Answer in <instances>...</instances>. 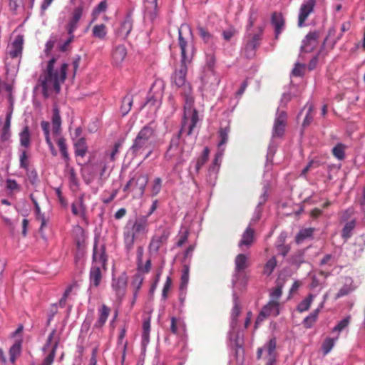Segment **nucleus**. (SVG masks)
Wrapping results in <instances>:
<instances>
[{
    "mask_svg": "<svg viewBox=\"0 0 365 365\" xmlns=\"http://www.w3.org/2000/svg\"><path fill=\"white\" fill-rule=\"evenodd\" d=\"M277 262L275 257H271L264 264L263 273L267 276H269L277 267Z\"/></svg>",
    "mask_w": 365,
    "mask_h": 365,
    "instance_id": "nucleus-48",
    "label": "nucleus"
},
{
    "mask_svg": "<svg viewBox=\"0 0 365 365\" xmlns=\"http://www.w3.org/2000/svg\"><path fill=\"white\" fill-rule=\"evenodd\" d=\"M107 271V267L91 265L89 271L90 287H98L103 280V276Z\"/></svg>",
    "mask_w": 365,
    "mask_h": 365,
    "instance_id": "nucleus-18",
    "label": "nucleus"
},
{
    "mask_svg": "<svg viewBox=\"0 0 365 365\" xmlns=\"http://www.w3.org/2000/svg\"><path fill=\"white\" fill-rule=\"evenodd\" d=\"M260 34H254L250 36L245 46V56L248 58H252L255 56V51L260 45Z\"/></svg>",
    "mask_w": 365,
    "mask_h": 365,
    "instance_id": "nucleus-20",
    "label": "nucleus"
},
{
    "mask_svg": "<svg viewBox=\"0 0 365 365\" xmlns=\"http://www.w3.org/2000/svg\"><path fill=\"white\" fill-rule=\"evenodd\" d=\"M59 344V339H57L53 344L50 353L45 357L41 365H52L56 356V350Z\"/></svg>",
    "mask_w": 365,
    "mask_h": 365,
    "instance_id": "nucleus-45",
    "label": "nucleus"
},
{
    "mask_svg": "<svg viewBox=\"0 0 365 365\" xmlns=\"http://www.w3.org/2000/svg\"><path fill=\"white\" fill-rule=\"evenodd\" d=\"M210 155V149L205 147L203 149L202 154L195 160H192L190 164L189 172L190 175L193 178L195 175L199 174L202 167L207 163Z\"/></svg>",
    "mask_w": 365,
    "mask_h": 365,
    "instance_id": "nucleus-15",
    "label": "nucleus"
},
{
    "mask_svg": "<svg viewBox=\"0 0 365 365\" xmlns=\"http://www.w3.org/2000/svg\"><path fill=\"white\" fill-rule=\"evenodd\" d=\"M193 34L192 29L186 24H182L178 29V46L180 48L182 63H190L194 53L195 47L192 43Z\"/></svg>",
    "mask_w": 365,
    "mask_h": 365,
    "instance_id": "nucleus-5",
    "label": "nucleus"
},
{
    "mask_svg": "<svg viewBox=\"0 0 365 365\" xmlns=\"http://www.w3.org/2000/svg\"><path fill=\"white\" fill-rule=\"evenodd\" d=\"M66 173L71 187L78 188L79 182L76 173L73 167L68 166V163L66 164Z\"/></svg>",
    "mask_w": 365,
    "mask_h": 365,
    "instance_id": "nucleus-41",
    "label": "nucleus"
},
{
    "mask_svg": "<svg viewBox=\"0 0 365 365\" xmlns=\"http://www.w3.org/2000/svg\"><path fill=\"white\" fill-rule=\"evenodd\" d=\"M285 237L282 235L278 238L277 242L276 244V247L278 251L279 255L282 257L287 256L290 250V246L284 244Z\"/></svg>",
    "mask_w": 365,
    "mask_h": 365,
    "instance_id": "nucleus-40",
    "label": "nucleus"
},
{
    "mask_svg": "<svg viewBox=\"0 0 365 365\" xmlns=\"http://www.w3.org/2000/svg\"><path fill=\"white\" fill-rule=\"evenodd\" d=\"M237 33V30L234 27H230L229 29L222 31L223 38L229 41Z\"/></svg>",
    "mask_w": 365,
    "mask_h": 365,
    "instance_id": "nucleus-64",
    "label": "nucleus"
},
{
    "mask_svg": "<svg viewBox=\"0 0 365 365\" xmlns=\"http://www.w3.org/2000/svg\"><path fill=\"white\" fill-rule=\"evenodd\" d=\"M188 63H183L181 62L180 69L175 71L172 76L173 83L178 88H181V95L183 96L184 99L187 98V97H193L192 94V90L191 86L186 81Z\"/></svg>",
    "mask_w": 365,
    "mask_h": 365,
    "instance_id": "nucleus-7",
    "label": "nucleus"
},
{
    "mask_svg": "<svg viewBox=\"0 0 365 365\" xmlns=\"http://www.w3.org/2000/svg\"><path fill=\"white\" fill-rule=\"evenodd\" d=\"M127 55V51L123 45L117 46L113 51L112 59L115 65L120 64Z\"/></svg>",
    "mask_w": 365,
    "mask_h": 365,
    "instance_id": "nucleus-28",
    "label": "nucleus"
},
{
    "mask_svg": "<svg viewBox=\"0 0 365 365\" xmlns=\"http://www.w3.org/2000/svg\"><path fill=\"white\" fill-rule=\"evenodd\" d=\"M323 302L321 303L317 309L314 310L309 315L304 319L302 324L306 329H310L313 327L314 324L317 320L319 313L321 309L323 307Z\"/></svg>",
    "mask_w": 365,
    "mask_h": 365,
    "instance_id": "nucleus-32",
    "label": "nucleus"
},
{
    "mask_svg": "<svg viewBox=\"0 0 365 365\" xmlns=\"http://www.w3.org/2000/svg\"><path fill=\"white\" fill-rule=\"evenodd\" d=\"M314 296L312 294H309L307 297L304 299L298 305L297 307V310L299 312H304L307 311L312 303V301L314 299Z\"/></svg>",
    "mask_w": 365,
    "mask_h": 365,
    "instance_id": "nucleus-46",
    "label": "nucleus"
},
{
    "mask_svg": "<svg viewBox=\"0 0 365 365\" xmlns=\"http://www.w3.org/2000/svg\"><path fill=\"white\" fill-rule=\"evenodd\" d=\"M157 137V126L151 121L145 125L138 133L129 150L138 156L144 150L153 148Z\"/></svg>",
    "mask_w": 365,
    "mask_h": 365,
    "instance_id": "nucleus-3",
    "label": "nucleus"
},
{
    "mask_svg": "<svg viewBox=\"0 0 365 365\" xmlns=\"http://www.w3.org/2000/svg\"><path fill=\"white\" fill-rule=\"evenodd\" d=\"M21 351V344L20 341L15 342L9 349V360L13 364H15L16 358Z\"/></svg>",
    "mask_w": 365,
    "mask_h": 365,
    "instance_id": "nucleus-44",
    "label": "nucleus"
},
{
    "mask_svg": "<svg viewBox=\"0 0 365 365\" xmlns=\"http://www.w3.org/2000/svg\"><path fill=\"white\" fill-rule=\"evenodd\" d=\"M170 232L168 228H163L161 231L155 233L150 240L148 245V252L150 254H158L160 247L166 244Z\"/></svg>",
    "mask_w": 365,
    "mask_h": 365,
    "instance_id": "nucleus-12",
    "label": "nucleus"
},
{
    "mask_svg": "<svg viewBox=\"0 0 365 365\" xmlns=\"http://www.w3.org/2000/svg\"><path fill=\"white\" fill-rule=\"evenodd\" d=\"M262 315H265L267 317L274 312V316H277L279 314V302L277 301H269V302L263 307L260 311Z\"/></svg>",
    "mask_w": 365,
    "mask_h": 365,
    "instance_id": "nucleus-34",
    "label": "nucleus"
},
{
    "mask_svg": "<svg viewBox=\"0 0 365 365\" xmlns=\"http://www.w3.org/2000/svg\"><path fill=\"white\" fill-rule=\"evenodd\" d=\"M316 4V0H304L302 2L298 14L299 27H303L304 26V22L307 19L309 15L314 11Z\"/></svg>",
    "mask_w": 365,
    "mask_h": 365,
    "instance_id": "nucleus-17",
    "label": "nucleus"
},
{
    "mask_svg": "<svg viewBox=\"0 0 365 365\" xmlns=\"http://www.w3.org/2000/svg\"><path fill=\"white\" fill-rule=\"evenodd\" d=\"M26 176L29 182L32 185H36L38 181V177L36 170L34 169L30 170L28 168V170H26Z\"/></svg>",
    "mask_w": 365,
    "mask_h": 365,
    "instance_id": "nucleus-58",
    "label": "nucleus"
},
{
    "mask_svg": "<svg viewBox=\"0 0 365 365\" xmlns=\"http://www.w3.org/2000/svg\"><path fill=\"white\" fill-rule=\"evenodd\" d=\"M233 302H234V305L232 309L231 322H230V327L232 330H234L237 325V317L240 315V312H241L240 301H239V299L237 297L236 294H233Z\"/></svg>",
    "mask_w": 365,
    "mask_h": 365,
    "instance_id": "nucleus-26",
    "label": "nucleus"
},
{
    "mask_svg": "<svg viewBox=\"0 0 365 365\" xmlns=\"http://www.w3.org/2000/svg\"><path fill=\"white\" fill-rule=\"evenodd\" d=\"M255 241V230L248 226L242 235V238L238 243V246L241 250L244 247L249 248Z\"/></svg>",
    "mask_w": 365,
    "mask_h": 365,
    "instance_id": "nucleus-22",
    "label": "nucleus"
},
{
    "mask_svg": "<svg viewBox=\"0 0 365 365\" xmlns=\"http://www.w3.org/2000/svg\"><path fill=\"white\" fill-rule=\"evenodd\" d=\"M6 189L11 192H19L20 186L15 180L8 179L6 180Z\"/></svg>",
    "mask_w": 365,
    "mask_h": 365,
    "instance_id": "nucleus-62",
    "label": "nucleus"
},
{
    "mask_svg": "<svg viewBox=\"0 0 365 365\" xmlns=\"http://www.w3.org/2000/svg\"><path fill=\"white\" fill-rule=\"evenodd\" d=\"M148 182V176L143 174H135L123 187L124 192H134V197H143Z\"/></svg>",
    "mask_w": 365,
    "mask_h": 365,
    "instance_id": "nucleus-8",
    "label": "nucleus"
},
{
    "mask_svg": "<svg viewBox=\"0 0 365 365\" xmlns=\"http://www.w3.org/2000/svg\"><path fill=\"white\" fill-rule=\"evenodd\" d=\"M106 27L104 24L96 25L93 29V35L98 38H103L106 35Z\"/></svg>",
    "mask_w": 365,
    "mask_h": 365,
    "instance_id": "nucleus-54",
    "label": "nucleus"
},
{
    "mask_svg": "<svg viewBox=\"0 0 365 365\" xmlns=\"http://www.w3.org/2000/svg\"><path fill=\"white\" fill-rule=\"evenodd\" d=\"M319 34L317 31L308 33L302 41L299 58L304 61V53H310L317 47Z\"/></svg>",
    "mask_w": 365,
    "mask_h": 365,
    "instance_id": "nucleus-14",
    "label": "nucleus"
},
{
    "mask_svg": "<svg viewBox=\"0 0 365 365\" xmlns=\"http://www.w3.org/2000/svg\"><path fill=\"white\" fill-rule=\"evenodd\" d=\"M314 229L313 228H304L299 231L295 237V242L297 244H301L307 239H312L313 237Z\"/></svg>",
    "mask_w": 365,
    "mask_h": 365,
    "instance_id": "nucleus-35",
    "label": "nucleus"
},
{
    "mask_svg": "<svg viewBox=\"0 0 365 365\" xmlns=\"http://www.w3.org/2000/svg\"><path fill=\"white\" fill-rule=\"evenodd\" d=\"M83 10L84 6L83 4H81L73 9L66 25L68 34H73L76 29L78 27V22L83 16Z\"/></svg>",
    "mask_w": 365,
    "mask_h": 365,
    "instance_id": "nucleus-19",
    "label": "nucleus"
},
{
    "mask_svg": "<svg viewBox=\"0 0 365 365\" xmlns=\"http://www.w3.org/2000/svg\"><path fill=\"white\" fill-rule=\"evenodd\" d=\"M338 337L339 336L335 338L328 337L324 341L322 347L324 354H327L332 349Z\"/></svg>",
    "mask_w": 365,
    "mask_h": 365,
    "instance_id": "nucleus-51",
    "label": "nucleus"
},
{
    "mask_svg": "<svg viewBox=\"0 0 365 365\" xmlns=\"http://www.w3.org/2000/svg\"><path fill=\"white\" fill-rule=\"evenodd\" d=\"M339 257V255H337L336 251H334L331 253L326 254L321 259L319 264L321 267H332L337 262Z\"/></svg>",
    "mask_w": 365,
    "mask_h": 365,
    "instance_id": "nucleus-30",
    "label": "nucleus"
},
{
    "mask_svg": "<svg viewBox=\"0 0 365 365\" xmlns=\"http://www.w3.org/2000/svg\"><path fill=\"white\" fill-rule=\"evenodd\" d=\"M193 97L184 99V115L180 130L188 136H193L194 128L200 120L198 111L193 108Z\"/></svg>",
    "mask_w": 365,
    "mask_h": 365,
    "instance_id": "nucleus-6",
    "label": "nucleus"
},
{
    "mask_svg": "<svg viewBox=\"0 0 365 365\" xmlns=\"http://www.w3.org/2000/svg\"><path fill=\"white\" fill-rule=\"evenodd\" d=\"M133 104V98L131 96H126L123 98L122 101V106L120 107V111L123 115H127L131 109Z\"/></svg>",
    "mask_w": 365,
    "mask_h": 365,
    "instance_id": "nucleus-49",
    "label": "nucleus"
},
{
    "mask_svg": "<svg viewBox=\"0 0 365 365\" xmlns=\"http://www.w3.org/2000/svg\"><path fill=\"white\" fill-rule=\"evenodd\" d=\"M108 255L104 245H98V240H96L93 245L91 265L107 267Z\"/></svg>",
    "mask_w": 365,
    "mask_h": 365,
    "instance_id": "nucleus-13",
    "label": "nucleus"
},
{
    "mask_svg": "<svg viewBox=\"0 0 365 365\" xmlns=\"http://www.w3.org/2000/svg\"><path fill=\"white\" fill-rule=\"evenodd\" d=\"M158 0H145V16L153 21L157 16Z\"/></svg>",
    "mask_w": 365,
    "mask_h": 365,
    "instance_id": "nucleus-27",
    "label": "nucleus"
},
{
    "mask_svg": "<svg viewBox=\"0 0 365 365\" xmlns=\"http://www.w3.org/2000/svg\"><path fill=\"white\" fill-rule=\"evenodd\" d=\"M163 180L160 178H155L151 185V195L156 196L161 190Z\"/></svg>",
    "mask_w": 365,
    "mask_h": 365,
    "instance_id": "nucleus-55",
    "label": "nucleus"
},
{
    "mask_svg": "<svg viewBox=\"0 0 365 365\" xmlns=\"http://www.w3.org/2000/svg\"><path fill=\"white\" fill-rule=\"evenodd\" d=\"M71 212L74 215H79L83 219H86V205H84L83 197H80L76 202L72 203Z\"/></svg>",
    "mask_w": 365,
    "mask_h": 365,
    "instance_id": "nucleus-29",
    "label": "nucleus"
},
{
    "mask_svg": "<svg viewBox=\"0 0 365 365\" xmlns=\"http://www.w3.org/2000/svg\"><path fill=\"white\" fill-rule=\"evenodd\" d=\"M276 349L277 339L273 336L271 337L262 346L257 349L256 353L257 359L259 360L262 359L263 352H265V365H276L277 358Z\"/></svg>",
    "mask_w": 365,
    "mask_h": 365,
    "instance_id": "nucleus-9",
    "label": "nucleus"
},
{
    "mask_svg": "<svg viewBox=\"0 0 365 365\" xmlns=\"http://www.w3.org/2000/svg\"><path fill=\"white\" fill-rule=\"evenodd\" d=\"M110 309L107 307L106 304H103L98 309V317L96 322L94 324V328L99 329L101 328L106 322L108 317L110 314Z\"/></svg>",
    "mask_w": 365,
    "mask_h": 365,
    "instance_id": "nucleus-24",
    "label": "nucleus"
},
{
    "mask_svg": "<svg viewBox=\"0 0 365 365\" xmlns=\"http://www.w3.org/2000/svg\"><path fill=\"white\" fill-rule=\"evenodd\" d=\"M29 155L27 152L25 150H23L19 156V165L20 168H24V170H28L29 168Z\"/></svg>",
    "mask_w": 365,
    "mask_h": 365,
    "instance_id": "nucleus-56",
    "label": "nucleus"
},
{
    "mask_svg": "<svg viewBox=\"0 0 365 365\" xmlns=\"http://www.w3.org/2000/svg\"><path fill=\"white\" fill-rule=\"evenodd\" d=\"M285 125H286L274 123L272 138L282 137L284 133Z\"/></svg>",
    "mask_w": 365,
    "mask_h": 365,
    "instance_id": "nucleus-57",
    "label": "nucleus"
},
{
    "mask_svg": "<svg viewBox=\"0 0 365 365\" xmlns=\"http://www.w3.org/2000/svg\"><path fill=\"white\" fill-rule=\"evenodd\" d=\"M9 9L15 14L24 9V0H9Z\"/></svg>",
    "mask_w": 365,
    "mask_h": 365,
    "instance_id": "nucleus-53",
    "label": "nucleus"
},
{
    "mask_svg": "<svg viewBox=\"0 0 365 365\" xmlns=\"http://www.w3.org/2000/svg\"><path fill=\"white\" fill-rule=\"evenodd\" d=\"M235 272L240 273L244 271L247 267V257L245 254H239L235 259Z\"/></svg>",
    "mask_w": 365,
    "mask_h": 365,
    "instance_id": "nucleus-36",
    "label": "nucleus"
},
{
    "mask_svg": "<svg viewBox=\"0 0 365 365\" xmlns=\"http://www.w3.org/2000/svg\"><path fill=\"white\" fill-rule=\"evenodd\" d=\"M355 226L356 221L354 220L346 222L341 232L342 237L346 240L349 239L351 236V232L354 229Z\"/></svg>",
    "mask_w": 365,
    "mask_h": 365,
    "instance_id": "nucleus-50",
    "label": "nucleus"
},
{
    "mask_svg": "<svg viewBox=\"0 0 365 365\" xmlns=\"http://www.w3.org/2000/svg\"><path fill=\"white\" fill-rule=\"evenodd\" d=\"M133 28V20L130 15H127L122 21L119 28V34L123 37H127Z\"/></svg>",
    "mask_w": 365,
    "mask_h": 365,
    "instance_id": "nucleus-31",
    "label": "nucleus"
},
{
    "mask_svg": "<svg viewBox=\"0 0 365 365\" xmlns=\"http://www.w3.org/2000/svg\"><path fill=\"white\" fill-rule=\"evenodd\" d=\"M305 250H299L296 251L289 258V263L294 265L299 266L304 262Z\"/></svg>",
    "mask_w": 365,
    "mask_h": 365,
    "instance_id": "nucleus-43",
    "label": "nucleus"
},
{
    "mask_svg": "<svg viewBox=\"0 0 365 365\" xmlns=\"http://www.w3.org/2000/svg\"><path fill=\"white\" fill-rule=\"evenodd\" d=\"M195 140V136H188L179 130L171 138L165 158L167 160L176 158V165L182 164L185 160L184 156H188L192 150Z\"/></svg>",
    "mask_w": 365,
    "mask_h": 365,
    "instance_id": "nucleus-2",
    "label": "nucleus"
},
{
    "mask_svg": "<svg viewBox=\"0 0 365 365\" xmlns=\"http://www.w3.org/2000/svg\"><path fill=\"white\" fill-rule=\"evenodd\" d=\"M306 106L308 108H307V112L305 115V118L303 120V123H302L303 127H307V126L309 125L313 120V115H312L313 106L312 105H309V106L307 105Z\"/></svg>",
    "mask_w": 365,
    "mask_h": 365,
    "instance_id": "nucleus-60",
    "label": "nucleus"
},
{
    "mask_svg": "<svg viewBox=\"0 0 365 365\" xmlns=\"http://www.w3.org/2000/svg\"><path fill=\"white\" fill-rule=\"evenodd\" d=\"M24 45V36L17 35L9 47L8 54L11 58L21 57Z\"/></svg>",
    "mask_w": 365,
    "mask_h": 365,
    "instance_id": "nucleus-21",
    "label": "nucleus"
},
{
    "mask_svg": "<svg viewBox=\"0 0 365 365\" xmlns=\"http://www.w3.org/2000/svg\"><path fill=\"white\" fill-rule=\"evenodd\" d=\"M20 145L21 146L28 148L31 145V134L28 125L24 127L19 133Z\"/></svg>",
    "mask_w": 365,
    "mask_h": 365,
    "instance_id": "nucleus-37",
    "label": "nucleus"
},
{
    "mask_svg": "<svg viewBox=\"0 0 365 365\" xmlns=\"http://www.w3.org/2000/svg\"><path fill=\"white\" fill-rule=\"evenodd\" d=\"M346 145L343 143H337L332 148V153L334 156L339 160H344L345 158Z\"/></svg>",
    "mask_w": 365,
    "mask_h": 365,
    "instance_id": "nucleus-47",
    "label": "nucleus"
},
{
    "mask_svg": "<svg viewBox=\"0 0 365 365\" xmlns=\"http://www.w3.org/2000/svg\"><path fill=\"white\" fill-rule=\"evenodd\" d=\"M75 149V155L76 156L84 157L88 150L86 139L84 138H79L76 140L73 143Z\"/></svg>",
    "mask_w": 365,
    "mask_h": 365,
    "instance_id": "nucleus-33",
    "label": "nucleus"
},
{
    "mask_svg": "<svg viewBox=\"0 0 365 365\" xmlns=\"http://www.w3.org/2000/svg\"><path fill=\"white\" fill-rule=\"evenodd\" d=\"M149 230V222L145 217H138L134 222H128L123 229V242L126 252L130 253L135 241L140 235H146Z\"/></svg>",
    "mask_w": 365,
    "mask_h": 365,
    "instance_id": "nucleus-4",
    "label": "nucleus"
},
{
    "mask_svg": "<svg viewBox=\"0 0 365 365\" xmlns=\"http://www.w3.org/2000/svg\"><path fill=\"white\" fill-rule=\"evenodd\" d=\"M271 24L274 27L275 38H277L284 26V20L282 15L274 12L272 15Z\"/></svg>",
    "mask_w": 365,
    "mask_h": 365,
    "instance_id": "nucleus-25",
    "label": "nucleus"
},
{
    "mask_svg": "<svg viewBox=\"0 0 365 365\" xmlns=\"http://www.w3.org/2000/svg\"><path fill=\"white\" fill-rule=\"evenodd\" d=\"M188 281H189V274H188V270L186 269L182 272V274L181 275L180 286V289L181 292H182L183 290H185L187 289V287L188 284Z\"/></svg>",
    "mask_w": 365,
    "mask_h": 365,
    "instance_id": "nucleus-61",
    "label": "nucleus"
},
{
    "mask_svg": "<svg viewBox=\"0 0 365 365\" xmlns=\"http://www.w3.org/2000/svg\"><path fill=\"white\" fill-rule=\"evenodd\" d=\"M51 123L53 135H58L61 130V118L60 115L59 108L56 105H55L53 108Z\"/></svg>",
    "mask_w": 365,
    "mask_h": 365,
    "instance_id": "nucleus-23",
    "label": "nucleus"
},
{
    "mask_svg": "<svg viewBox=\"0 0 365 365\" xmlns=\"http://www.w3.org/2000/svg\"><path fill=\"white\" fill-rule=\"evenodd\" d=\"M128 275L123 272L119 276L112 277L111 288L115 292L117 300L121 301L124 297L128 284Z\"/></svg>",
    "mask_w": 365,
    "mask_h": 365,
    "instance_id": "nucleus-11",
    "label": "nucleus"
},
{
    "mask_svg": "<svg viewBox=\"0 0 365 365\" xmlns=\"http://www.w3.org/2000/svg\"><path fill=\"white\" fill-rule=\"evenodd\" d=\"M56 143L59 148V150L61 154L62 158L64 160L66 163L68 164L70 160V156L68 152L66 139L63 137H60L57 140Z\"/></svg>",
    "mask_w": 365,
    "mask_h": 365,
    "instance_id": "nucleus-39",
    "label": "nucleus"
},
{
    "mask_svg": "<svg viewBox=\"0 0 365 365\" xmlns=\"http://www.w3.org/2000/svg\"><path fill=\"white\" fill-rule=\"evenodd\" d=\"M197 31L199 36L206 44L212 46L215 43L214 36L210 34L205 28L202 26H198Z\"/></svg>",
    "mask_w": 365,
    "mask_h": 365,
    "instance_id": "nucleus-38",
    "label": "nucleus"
},
{
    "mask_svg": "<svg viewBox=\"0 0 365 365\" xmlns=\"http://www.w3.org/2000/svg\"><path fill=\"white\" fill-rule=\"evenodd\" d=\"M56 60V56L51 57L48 61L46 70L39 78L43 94L46 98L48 96V92L51 90H54L57 93H59L61 84L64 83L66 78L68 63H63L59 70L55 69L54 65Z\"/></svg>",
    "mask_w": 365,
    "mask_h": 365,
    "instance_id": "nucleus-1",
    "label": "nucleus"
},
{
    "mask_svg": "<svg viewBox=\"0 0 365 365\" xmlns=\"http://www.w3.org/2000/svg\"><path fill=\"white\" fill-rule=\"evenodd\" d=\"M282 294V287L281 285H277L272 291L270 292V301H277L281 297Z\"/></svg>",
    "mask_w": 365,
    "mask_h": 365,
    "instance_id": "nucleus-63",
    "label": "nucleus"
},
{
    "mask_svg": "<svg viewBox=\"0 0 365 365\" xmlns=\"http://www.w3.org/2000/svg\"><path fill=\"white\" fill-rule=\"evenodd\" d=\"M351 317L349 316L345 317L342 320H341L332 329V332L338 331L340 332L346 327H348L350 322Z\"/></svg>",
    "mask_w": 365,
    "mask_h": 365,
    "instance_id": "nucleus-59",
    "label": "nucleus"
},
{
    "mask_svg": "<svg viewBox=\"0 0 365 365\" xmlns=\"http://www.w3.org/2000/svg\"><path fill=\"white\" fill-rule=\"evenodd\" d=\"M224 153V149L220 150L215 156L212 163L208 168L207 182L212 186L215 185L217 180V172L220 168V161Z\"/></svg>",
    "mask_w": 365,
    "mask_h": 365,
    "instance_id": "nucleus-16",
    "label": "nucleus"
},
{
    "mask_svg": "<svg viewBox=\"0 0 365 365\" xmlns=\"http://www.w3.org/2000/svg\"><path fill=\"white\" fill-rule=\"evenodd\" d=\"M215 62V58L214 55H209L207 58V65L208 69L205 75L201 78L204 86H212V88H215L219 86L220 83V77L216 75L213 69Z\"/></svg>",
    "mask_w": 365,
    "mask_h": 365,
    "instance_id": "nucleus-10",
    "label": "nucleus"
},
{
    "mask_svg": "<svg viewBox=\"0 0 365 365\" xmlns=\"http://www.w3.org/2000/svg\"><path fill=\"white\" fill-rule=\"evenodd\" d=\"M230 133V128H221L219 131V137L220 138V142L218 143V147L221 148L222 145H225L228 141V135Z\"/></svg>",
    "mask_w": 365,
    "mask_h": 365,
    "instance_id": "nucleus-52",
    "label": "nucleus"
},
{
    "mask_svg": "<svg viewBox=\"0 0 365 365\" xmlns=\"http://www.w3.org/2000/svg\"><path fill=\"white\" fill-rule=\"evenodd\" d=\"M268 190H269V187H268V185H266L263 187V193L262 194V195L260 196L259 197V201L258 202V205L256 207V210H255V218L252 219V220H259V212H260V207L264 204V202L267 201V197H268Z\"/></svg>",
    "mask_w": 365,
    "mask_h": 365,
    "instance_id": "nucleus-42",
    "label": "nucleus"
}]
</instances>
